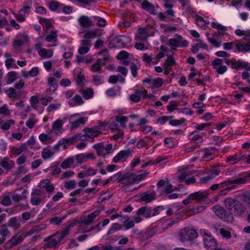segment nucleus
Instances as JSON below:
<instances>
[{"label":"nucleus","mask_w":250,"mask_h":250,"mask_svg":"<svg viewBox=\"0 0 250 250\" xmlns=\"http://www.w3.org/2000/svg\"><path fill=\"white\" fill-rule=\"evenodd\" d=\"M224 204L229 213L232 216L241 215L246 209V208L241 202L234 198H226Z\"/></svg>","instance_id":"f257e3e1"},{"label":"nucleus","mask_w":250,"mask_h":250,"mask_svg":"<svg viewBox=\"0 0 250 250\" xmlns=\"http://www.w3.org/2000/svg\"><path fill=\"white\" fill-rule=\"evenodd\" d=\"M69 231L65 229L61 232H58L44 240V247L45 248H53L61 244L63 239L68 234Z\"/></svg>","instance_id":"f03ea898"},{"label":"nucleus","mask_w":250,"mask_h":250,"mask_svg":"<svg viewBox=\"0 0 250 250\" xmlns=\"http://www.w3.org/2000/svg\"><path fill=\"white\" fill-rule=\"evenodd\" d=\"M199 174V171L193 170L188 172H185L183 169H180L176 173L177 177L179 182H185L186 184H193L196 180L194 177Z\"/></svg>","instance_id":"7ed1b4c3"},{"label":"nucleus","mask_w":250,"mask_h":250,"mask_svg":"<svg viewBox=\"0 0 250 250\" xmlns=\"http://www.w3.org/2000/svg\"><path fill=\"white\" fill-rule=\"evenodd\" d=\"M197 236L198 233L194 229L188 227L180 230L177 237L180 241L185 242L193 240Z\"/></svg>","instance_id":"20e7f679"},{"label":"nucleus","mask_w":250,"mask_h":250,"mask_svg":"<svg viewBox=\"0 0 250 250\" xmlns=\"http://www.w3.org/2000/svg\"><path fill=\"white\" fill-rule=\"evenodd\" d=\"M100 213L99 210H96L90 214L86 218H84L79 226L78 233L86 232L91 230V228H87V226L90 224Z\"/></svg>","instance_id":"39448f33"},{"label":"nucleus","mask_w":250,"mask_h":250,"mask_svg":"<svg viewBox=\"0 0 250 250\" xmlns=\"http://www.w3.org/2000/svg\"><path fill=\"white\" fill-rule=\"evenodd\" d=\"M247 179L246 177H239L235 179H229L226 181L225 182L221 184H216L212 185L210 189L212 190H215L217 189H222L227 186L231 185L236 184L240 185L246 182Z\"/></svg>","instance_id":"423d86ee"},{"label":"nucleus","mask_w":250,"mask_h":250,"mask_svg":"<svg viewBox=\"0 0 250 250\" xmlns=\"http://www.w3.org/2000/svg\"><path fill=\"white\" fill-rule=\"evenodd\" d=\"M158 191L161 195H167L169 199H171L172 185L170 182L167 180H161L157 183Z\"/></svg>","instance_id":"0eeeda50"},{"label":"nucleus","mask_w":250,"mask_h":250,"mask_svg":"<svg viewBox=\"0 0 250 250\" xmlns=\"http://www.w3.org/2000/svg\"><path fill=\"white\" fill-rule=\"evenodd\" d=\"M105 125H106V123L100 122L99 124L98 127L85 128L84 129V136L86 139L93 141V137L99 136L102 132V129L99 127H102Z\"/></svg>","instance_id":"6e6552de"},{"label":"nucleus","mask_w":250,"mask_h":250,"mask_svg":"<svg viewBox=\"0 0 250 250\" xmlns=\"http://www.w3.org/2000/svg\"><path fill=\"white\" fill-rule=\"evenodd\" d=\"M212 209L215 214L224 221L231 222L233 220V216L230 215L224 208L220 206H215Z\"/></svg>","instance_id":"1a4fd4ad"},{"label":"nucleus","mask_w":250,"mask_h":250,"mask_svg":"<svg viewBox=\"0 0 250 250\" xmlns=\"http://www.w3.org/2000/svg\"><path fill=\"white\" fill-rule=\"evenodd\" d=\"M208 194V193L205 191L203 192H195L189 194L187 199L183 201V203L184 205H187L191 203L193 200H196L198 202L200 201L205 198H207Z\"/></svg>","instance_id":"9d476101"},{"label":"nucleus","mask_w":250,"mask_h":250,"mask_svg":"<svg viewBox=\"0 0 250 250\" xmlns=\"http://www.w3.org/2000/svg\"><path fill=\"white\" fill-rule=\"evenodd\" d=\"M79 113L74 114L69 118V122L71 124V128L74 129L78 128L80 125L84 124L87 121L86 117H80Z\"/></svg>","instance_id":"9b49d317"},{"label":"nucleus","mask_w":250,"mask_h":250,"mask_svg":"<svg viewBox=\"0 0 250 250\" xmlns=\"http://www.w3.org/2000/svg\"><path fill=\"white\" fill-rule=\"evenodd\" d=\"M99 54L100 55H103V60L105 61L108 60L109 56L106 50H104L100 52ZM104 62H103V59L102 58H99L97 62L91 66L90 70L93 72H97L101 69L102 66Z\"/></svg>","instance_id":"f8f14e48"},{"label":"nucleus","mask_w":250,"mask_h":250,"mask_svg":"<svg viewBox=\"0 0 250 250\" xmlns=\"http://www.w3.org/2000/svg\"><path fill=\"white\" fill-rule=\"evenodd\" d=\"M152 35L153 33L149 30L148 27H140L138 32L135 35V39L136 41L144 42L148 37Z\"/></svg>","instance_id":"ddd939ff"},{"label":"nucleus","mask_w":250,"mask_h":250,"mask_svg":"<svg viewBox=\"0 0 250 250\" xmlns=\"http://www.w3.org/2000/svg\"><path fill=\"white\" fill-rule=\"evenodd\" d=\"M77 138L78 137L75 135L68 139H62L58 142V143L54 146V148H56L57 151L63 150L66 148L70 144L74 143L75 141L77 140Z\"/></svg>","instance_id":"4468645a"},{"label":"nucleus","mask_w":250,"mask_h":250,"mask_svg":"<svg viewBox=\"0 0 250 250\" xmlns=\"http://www.w3.org/2000/svg\"><path fill=\"white\" fill-rule=\"evenodd\" d=\"M154 69L158 73L162 72L164 70V74L167 75H168L172 69V56H169L167 58V59L163 63V68L157 66L154 67Z\"/></svg>","instance_id":"2eb2a0df"},{"label":"nucleus","mask_w":250,"mask_h":250,"mask_svg":"<svg viewBox=\"0 0 250 250\" xmlns=\"http://www.w3.org/2000/svg\"><path fill=\"white\" fill-rule=\"evenodd\" d=\"M118 114L115 116V120L120 125L122 128H125L126 127V123L128 120V118L123 115L124 114L127 112L125 108L119 109L117 110Z\"/></svg>","instance_id":"dca6fc26"},{"label":"nucleus","mask_w":250,"mask_h":250,"mask_svg":"<svg viewBox=\"0 0 250 250\" xmlns=\"http://www.w3.org/2000/svg\"><path fill=\"white\" fill-rule=\"evenodd\" d=\"M43 195V191L42 189H36L31 193L30 202L32 205L38 206L42 201V196Z\"/></svg>","instance_id":"f3484780"},{"label":"nucleus","mask_w":250,"mask_h":250,"mask_svg":"<svg viewBox=\"0 0 250 250\" xmlns=\"http://www.w3.org/2000/svg\"><path fill=\"white\" fill-rule=\"evenodd\" d=\"M64 122L62 119H58L53 122L51 132L60 135L63 132L62 128Z\"/></svg>","instance_id":"a211bd4d"},{"label":"nucleus","mask_w":250,"mask_h":250,"mask_svg":"<svg viewBox=\"0 0 250 250\" xmlns=\"http://www.w3.org/2000/svg\"><path fill=\"white\" fill-rule=\"evenodd\" d=\"M212 65L213 68L216 70V72L219 74H223L227 70L225 65H223V60L221 59H216L212 62Z\"/></svg>","instance_id":"6ab92c4d"},{"label":"nucleus","mask_w":250,"mask_h":250,"mask_svg":"<svg viewBox=\"0 0 250 250\" xmlns=\"http://www.w3.org/2000/svg\"><path fill=\"white\" fill-rule=\"evenodd\" d=\"M132 152H133V150H121L113 157V162L117 163L120 161H124L129 156Z\"/></svg>","instance_id":"aec40b11"},{"label":"nucleus","mask_w":250,"mask_h":250,"mask_svg":"<svg viewBox=\"0 0 250 250\" xmlns=\"http://www.w3.org/2000/svg\"><path fill=\"white\" fill-rule=\"evenodd\" d=\"M3 56L5 58L4 62L5 65L7 68H18V66L16 63L15 60L12 57V55L10 53L5 52L4 53Z\"/></svg>","instance_id":"412c9836"},{"label":"nucleus","mask_w":250,"mask_h":250,"mask_svg":"<svg viewBox=\"0 0 250 250\" xmlns=\"http://www.w3.org/2000/svg\"><path fill=\"white\" fill-rule=\"evenodd\" d=\"M146 96V90L142 88L139 90H135L134 92L130 96V99L134 102H138L142 97H145Z\"/></svg>","instance_id":"4be33fe9"},{"label":"nucleus","mask_w":250,"mask_h":250,"mask_svg":"<svg viewBox=\"0 0 250 250\" xmlns=\"http://www.w3.org/2000/svg\"><path fill=\"white\" fill-rule=\"evenodd\" d=\"M47 83L49 86V88L46 90L48 94H51L54 92L58 87V81L56 78L52 76H49L47 80Z\"/></svg>","instance_id":"5701e85b"},{"label":"nucleus","mask_w":250,"mask_h":250,"mask_svg":"<svg viewBox=\"0 0 250 250\" xmlns=\"http://www.w3.org/2000/svg\"><path fill=\"white\" fill-rule=\"evenodd\" d=\"M188 46V42L184 40L181 35L176 34L175 37L173 38V51L176 50L174 47Z\"/></svg>","instance_id":"b1692460"},{"label":"nucleus","mask_w":250,"mask_h":250,"mask_svg":"<svg viewBox=\"0 0 250 250\" xmlns=\"http://www.w3.org/2000/svg\"><path fill=\"white\" fill-rule=\"evenodd\" d=\"M203 240L205 246L208 249L216 246V240L212 237L210 234L208 235L206 232H205L203 234Z\"/></svg>","instance_id":"393cba45"},{"label":"nucleus","mask_w":250,"mask_h":250,"mask_svg":"<svg viewBox=\"0 0 250 250\" xmlns=\"http://www.w3.org/2000/svg\"><path fill=\"white\" fill-rule=\"evenodd\" d=\"M91 45L89 40H81V46L79 47V53L81 55L87 53L90 50Z\"/></svg>","instance_id":"a878e982"},{"label":"nucleus","mask_w":250,"mask_h":250,"mask_svg":"<svg viewBox=\"0 0 250 250\" xmlns=\"http://www.w3.org/2000/svg\"><path fill=\"white\" fill-rule=\"evenodd\" d=\"M148 84V87L151 88H158L162 85L163 82L160 78L150 79L144 81Z\"/></svg>","instance_id":"bb28decb"},{"label":"nucleus","mask_w":250,"mask_h":250,"mask_svg":"<svg viewBox=\"0 0 250 250\" xmlns=\"http://www.w3.org/2000/svg\"><path fill=\"white\" fill-rule=\"evenodd\" d=\"M143 9L152 14H157L158 13V7H154L148 1L144 0L142 3Z\"/></svg>","instance_id":"cd10ccee"},{"label":"nucleus","mask_w":250,"mask_h":250,"mask_svg":"<svg viewBox=\"0 0 250 250\" xmlns=\"http://www.w3.org/2000/svg\"><path fill=\"white\" fill-rule=\"evenodd\" d=\"M24 237V235L22 233L18 232L9 241L7 245H10V247L17 245L23 241Z\"/></svg>","instance_id":"c85d7f7f"},{"label":"nucleus","mask_w":250,"mask_h":250,"mask_svg":"<svg viewBox=\"0 0 250 250\" xmlns=\"http://www.w3.org/2000/svg\"><path fill=\"white\" fill-rule=\"evenodd\" d=\"M30 103L31 106L37 110L40 114L42 113L44 108L42 106H40V100L37 98L36 96H32L30 98Z\"/></svg>","instance_id":"c756f323"},{"label":"nucleus","mask_w":250,"mask_h":250,"mask_svg":"<svg viewBox=\"0 0 250 250\" xmlns=\"http://www.w3.org/2000/svg\"><path fill=\"white\" fill-rule=\"evenodd\" d=\"M168 51V49L167 46L162 45L161 46V51L156 55L155 59L154 60L153 64H158L160 62V60L167 55Z\"/></svg>","instance_id":"7c9ffc66"},{"label":"nucleus","mask_w":250,"mask_h":250,"mask_svg":"<svg viewBox=\"0 0 250 250\" xmlns=\"http://www.w3.org/2000/svg\"><path fill=\"white\" fill-rule=\"evenodd\" d=\"M236 49L238 52H249L250 51V42L246 43L242 41H238L236 44Z\"/></svg>","instance_id":"2f4dec72"},{"label":"nucleus","mask_w":250,"mask_h":250,"mask_svg":"<svg viewBox=\"0 0 250 250\" xmlns=\"http://www.w3.org/2000/svg\"><path fill=\"white\" fill-rule=\"evenodd\" d=\"M93 147L96 149L97 154L100 156L104 157L108 154L102 143L95 144L93 146Z\"/></svg>","instance_id":"473e14b6"},{"label":"nucleus","mask_w":250,"mask_h":250,"mask_svg":"<svg viewBox=\"0 0 250 250\" xmlns=\"http://www.w3.org/2000/svg\"><path fill=\"white\" fill-rule=\"evenodd\" d=\"M38 52V54L43 59L50 58L54 54V50L52 49H46L45 48H42Z\"/></svg>","instance_id":"72a5a7b5"},{"label":"nucleus","mask_w":250,"mask_h":250,"mask_svg":"<svg viewBox=\"0 0 250 250\" xmlns=\"http://www.w3.org/2000/svg\"><path fill=\"white\" fill-rule=\"evenodd\" d=\"M126 229H129L133 227L136 222V218L134 217L132 219L129 218L127 216H124L123 221H122Z\"/></svg>","instance_id":"f704fd0d"},{"label":"nucleus","mask_w":250,"mask_h":250,"mask_svg":"<svg viewBox=\"0 0 250 250\" xmlns=\"http://www.w3.org/2000/svg\"><path fill=\"white\" fill-rule=\"evenodd\" d=\"M81 69L79 68H76L73 70V75L76 83L78 84L83 83L84 80L83 76L82 75Z\"/></svg>","instance_id":"c9c22d12"},{"label":"nucleus","mask_w":250,"mask_h":250,"mask_svg":"<svg viewBox=\"0 0 250 250\" xmlns=\"http://www.w3.org/2000/svg\"><path fill=\"white\" fill-rule=\"evenodd\" d=\"M55 153V151H53L52 149L46 147L42 150V157L45 160H50L53 157Z\"/></svg>","instance_id":"e433bc0d"},{"label":"nucleus","mask_w":250,"mask_h":250,"mask_svg":"<svg viewBox=\"0 0 250 250\" xmlns=\"http://www.w3.org/2000/svg\"><path fill=\"white\" fill-rule=\"evenodd\" d=\"M80 25L84 28L88 27L91 25V21L90 18L86 16H82L80 17L78 20Z\"/></svg>","instance_id":"4c0bfd02"},{"label":"nucleus","mask_w":250,"mask_h":250,"mask_svg":"<svg viewBox=\"0 0 250 250\" xmlns=\"http://www.w3.org/2000/svg\"><path fill=\"white\" fill-rule=\"evenodd\" d=\"M68 103L72 106H75L82 104L83 102L80 95H76L73 98L69 99Z\"/></svg>","instance_id":"58836bf2"},{"label":"nucleus","mask_w":250,"mask_h":250,"mask_svg":"<svg viewBox=\"0 0 250 250\" xmlns=\"http://www.w3.org/2000/svg\"><path fill=\"white\" fill-rule=\"evenodd\" d=\"M163 209V207H157L154 208H146V218H149L158 214L160 211Z\"/></svg>","instance_id":"ea45409f"},{"label":"nucleus","mask_w":250,"mask_h":250,"mask_svg":"<svg viewBox=\"0 0 250 250\" xmlns=\"http://www.w3.org/2000/svg\"><path fill=\"white\" fill-rule=\"evenodd\" d=\"M15 163L13 161L5 158L2 160L0 163V165L4 169L10 170L14 166Z\"/></svg>","instance_id":"a19ab883"},{"label":"nucleus","mask_w":250,"mask_h":250,"mask_svg":"<svg viewBox=\"0 0 250 250\" xmlns=\"http://www.w3.org/2000/svg\"><path fill=\"white\" fill-rule=\"evenodd\" d=\"M146 208L143 207L139 209L137 212V216H135L136 222L140 223L143 218H146Z\"/></svg>","instance_id":"79ce46f5"},{"label":"nucleus","mask_w":250,"mask_h":250,"mask_svg":"<svg viewBox=\"0 0 250 250\" xmlns=\"http://www.w3.org/2000/svg\"><path fill=\"white\" fill-rule=\"evenodd\" d=\"M145 176L143 174L130 175L127 178V181L131 185L138 183Z\"/></svg>","instance_id":"37998d69"},{"label":"nucleus","mask_w":250,"mask_h":250,"mask_svg":"<svg viewBox=\"0 0 250 250\" xmlns=\"http://www.w3.org/2000/svg\"><path fill=\"white\" fill-rule=\"evenodd\" d=\"M17 79V73L15 71H10L8 72L6 77V82L8 84L13 83Z\"/></svg>","instance_id":"c03bdc74"},{"label":"nucleus","mask_w":250,"mask_h":250,"mask_svg":"<svg viewBox=\"0 0 250 250\" xmlns=\"http://www.w3.org/2000/svg\"><path fill=\"white\" fill-rule=\"evenodd\" d=\"M172 10L168 9L166 12H161L158 14V18L160 20L163 21H169L171 19Z\"/></svg>","instance_id":"a18cd8bd"},{"label":"nucleus","mask_w":250,"mask_h":250,"mask_svg":"<svg viewBox=\"0 0 250 250\" xmlns=\"http://www.w3.org/2000/svg\"><path fill=\"white\" fill-rule=\"evenodd\" d=\"M235 185H236V184H233L230 186H227L226 187L222 188L217 196V198L219 199L220 197L226 195L229 192L235 188Z\"/></svg>","instance_id":"49530a36"},{"label":"nucleus","mask_w":250,"mask_h":250,"mask_svg":"<svg viewBox=\"0 0 250 250\" xmlns=\"http://www.w3.org/2000/svg\"><path fill=\"white\" fill-rule=\"evenodd\" d=\"M121 229L122 226L120 224L118 223H113L107 231V235L108 237L106 239L109 238V235L114 233L115 232L120 230Z\"/></svg>","instance_id":"de8ad7c7"},{"label":"nucleus","mask_w":250,"mask_h":250,"mask_svg":"<svg viewBox=\"0 0 250 250\" xmlns=\"http://www.w3.org/2000/svg\"><path fill=\"white\" fill-rule=\"evenodd\" d=\"M156 195L154 192L149 193H145L141 197V199L145 202H149L156 198Z\"/></svg>","instance_id":"09e8293b"},{"label":"nucleus","mask_w":250,"mask_h":250,"mask_svg":"<svg viewBox=\"0 0 250 250\" xmlns=\"http://www.w3.org/2000/svg\"><path fill=\"white\" fill-rule=\"evenodd\" d=\"M128 53L125 51H121L117 56L118 59L121 60V63L126 65L128 64V61L125 60L128 58Z\"/></svg>","instance_id":"8fccbe9b"},{"label":"nucleus","mask_w":250,"mask_h":250,"mask_svg":"<svg viewBox=\"0 0 250 250\" xmlns=\"http://www.w3.org/2000/svg\"><path fill=\"white\" fill-rule=\"evenodd\" d=\"M189 138L194 143L199 144L203 142V139L202 137L197 134L196 131H194L189 135Z\"/></svg>","instance_id":"3c124183"},{"label":"nucleus","mask_w":250,"mask_h":250,"mask_svg":"<svg viewBox=\"0 0 250 250\" xmlns=\"http://www.w3.org/2000/svg\"><path fill=\"white\" fill-rule=\"evenodd\" d=\"M152 54L149 55L146 53H144L142 56V60L147 65H153L155 64H153L154 59L152 58Z\"/></svg>","instance_id":"603ef678"},{"label":"nucleus","mask_w":250,"mask_h":250,"mask_svg":"<svg viewBox=\"0 0 250 250\" xmlns=\"http://www.w3.org/2000/svg\"><path fill=\"white\" fill-rule=\"evenodd\" d=\"M57 33L56 31H52L50 34L45 37V40L47 42H55L57 41Z\"/></svg>","instance_id":"864d4df0"},{"label":"nucleus","mask_w":250,"mask_h":250,"mask_svg":"<svg viewBox=\"0 0 250 250\" xmlns=\"http://www.w3.org/2000/svg\"><path fill=\"white\" fill-rule=\"evenodd\" d=\"M82 95L84 99L88 100L93 97L94 95V92L92 88H87L83 90Z\"/></svg>","instance_id":"5fc2aeb1"},{"label":"nucleus","mask_w":250,"mask_h":250,"mask_svg":"<svg viewBox=\"0 0 250 250\" xmlns=\"http://www.w3.org/2000/svg\"><path fill=\"white\" fill-rule=\"evenodd\" d=\"M74 158L73 157H70L65 160L61 164V167L63 169H66L70 167L73 165Z\"/></svg>","instance_id":"6e6d98bb"},{"label":"nucleus","mask_w":250,"mask_h":250,"mask_svg":"<svg viewBox=\"0 0 250 250\" xmlns=\"http://www.w3.org/2000/svg\"><path fill=\"white\" fill-rule=\"evenodd\" d=\"M27 40V37L25 35L22 36V39H18L14 41L13 45L15 47H19L23 45Z\"/></svg>","instance_id":"4d7b16f0"},{"label":"nucleus","mask_w":250,"mask_h":250,"mask_svg":"<svg viewBox=\"0 0 250 250\" xmlns=\"http://www.w3.org/2000/svg\"><path fill=\"white\" fill-rule=\"evenodd\" d=\"M39 139L40 141L42 143H44L45 144L50 143L51 142H53L54 140H51V137L49 135L46 134L45 133H42L39 136Z\"/></svg>","instance_id":"13d9d810"},{"label":"nucleus","mask_w":250,"mask_h":250,"mask_svg":"<svg viewBox=\"0 0 250 250\" xmlns=\"http://www.w3.org/2000/svg\"><path fill=\"white\" fill-rule=\"evenodd\" d=\"M92 82L96 85L102 84L104 83V77L101 75L92 76Z\"/></svg>","instance_id":"bf43d9fd"},{"label":"nucleus","mask_w":250,"mask_h":250,"mask_svg":"<svg viewBox=\"0 0 250 250\" xmlns=\"http://www.w3.org/2000/svg\"><path fill=\"white\" fill-rule=\"evenodd\" d=\"M9 226L16 230L20 228V224L16 218L12 217L9 219Z\"/></svg>","instance_id":"052dcab7"},{"label":"nucleus","mask_w":250,"mask_h":250,"mask_svg":"<svg viewBox=\"0 0 250 250\" xmlns=\"http://www.w3.org/2000/svg\"><path fill=\"white\" fill-rule=\"evenodd\" d=\"M96 32L95 30H90L86 32L83 35V40H89L96 37Z\"/></svg>","instance_id":"680f3d73"},{"label":"nucleus","mask_w":250,"mask_h":250,"mask_svg":"<svg viewBox=\"0 0 250 250\" xmlns=\"http://www.w3.org/2000/svg\"><path fill=\"white\" fill-rule=\"evenodd\" d=\"M127 38L125 36H121L120 37L116 38L115 39V42L117 43H120L121 44L117 45L116 47H123L124 46V44L125 42L127 41Z\"/></svg>","instance_id":"e2e57ef3"},{"label":"nucleus","mask_w":250,"mask_h":250,"mask_svg":"<svg viewBox=\"0 0 250 250\" xmlns=\"http://www.w3.org/2000/svg\"><path fill=\"white\" fill-rule=\"evenodd\" d=\"M61 6H62V4L56 1H51L48 5L49 8L51 11H55L58 9H60Z\"/></svg>","instance_id":"0e129e2a"},{"label":"nucleus","mask_w":250,"mask_h":250,"mask_svg":"<svg viewBox=\"0 0 250 250\" xmlns=\"http://www.w3.org/2000/svg\"><path fill=\"white\" fill-rule=\"evenodd\" d=\"M93 19L97 22V24L99 26H104L107 24L106 21L99 16H94Z\"/></svg>","instance_id":"69168bd1"},{"label":"nucleus","mask_w":250,"mask_h":250,"mask_svg":"<svg viewBox=\"0 0 250 250\" xmlns=\"http://www.w3.org/2000/svg\"><path fill=\"white\" fill-rule=\"evenodd\" d=\"M1 124L0 128L2 130H6L9 129L10 126L15 124V121L12 120H9Z\"/></svg>","instance_id":"338daca9"},{"label":"nucleus","mask_w":250,"mask_h":250,"mask_svg":"<svg viewBox=\"0 0 250 250\" xmlns=\"http://www.w3.org/2000/svg\"><path fill=\"white\" fill-rule=\"evenodd\" d=\"M61 106V104L60 103L52 104L47 106L46 110L48 112H51L59 109Z\"/></svg>","instance_id":"774afa93"}]
</instances>
